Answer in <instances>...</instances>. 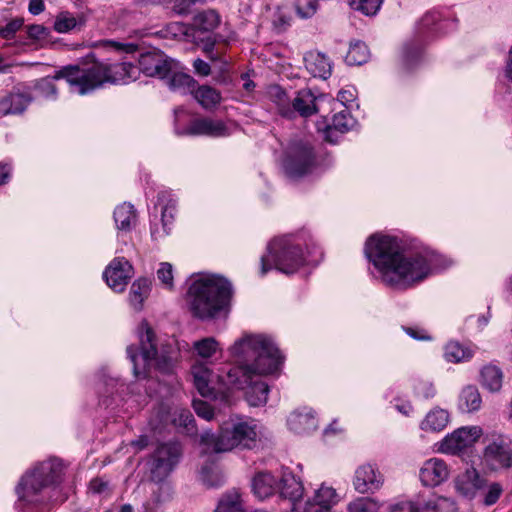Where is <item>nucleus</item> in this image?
<instances>
[{
	"instance_id": "obj_1",
	"label": "nucleus",
	"mask_w": 512,
	"mask_h": 512,
	"mask_svg": "<svg viewBox=\"0 0 512 512\" xmlns=\"http://www.w3.org/2000/svg\"><path fill=\"white\" fill-rule=\"evenodd\" d=\"M364 253L385 285H418L453 264L452 259L435 250L406 256L400 240L388 235L370 236Z\"/></svg>"
},
{
	"instance_id": "obj_2",
	"label": "nucleus",
	"mask_w": 512,
	"mask_h": 512,
	"mask_svg": "<svg viewBox=\"0 0 512 512\" xmlns=\"http://www.w3.org/2000/svg\"><path fill=\"white\" fill-rule=\"evenodd\" d=\"M231 356L240 365L217 373L218 391L244 389L252 373L271 375L283 363V356L273 340L263 334L245 335L229 348Z\"/></svg>"
},
{
	"instance_id": "obj_3",
	"label": "nucleus",
	"mask_w": 512,
	"mask_h": 512,
	"mask_svg": "<svg viewBox=\"0 0 512 512\" xmlns=\"http://www.w3.org/2000/svg\"><path fill=\"white\" fill-rule=\"evenodd\" d=\"M139 345L137 350L130 356L133 362V372L137 378L147 377L152 366L163 374H170L174 371L179 361V350L171 345L162 347L158 353L156 335L146 320H142L137 328Z\"/></svg>"
},
{
	"instance_id": "obj_4",
	"label": "nucleus",
	"mask_w": 512,
	"mask_h": 512,
	"mask_svg": "<svg viewBox=\"0 0 512 512\" xmlns=\"http://www.w3.org/2000/svg\"><path fill=\"white\" fill-rule=\"evenodd\" d=\"M128 73L126 63L105 65L100 62L90 67L68 66L59 70L54 79H65L71 88L83 95L101 87L105 82L117 83Z\"/></svg>"
},
{
	"instance_id": "obj_5",
	"label": "nucleus",
	"mask_w": 512,
	"mask_h": 512,
	"mask_svg": "<svg viewBox=\"0 0 512 512\" xmlns=\"http://www.w3.org/2000/svg\"><path fill=\"white\" fill-rule=\"evenodd\" d=\"M65 465L62 460L51 458L36 465L23 475L16 487L20 501L40 505L46 502L43 492L63 481Z\"/></svg>"
},
{
	"instance_id": "obj_6",
	"label": "nucleus",
	"mask_w": 512,
	"mask_h": 512,
	"mask_svg": "<svg viewBox=\"0 0 512 512\" xmlns=\"http://www.w3.org/2000/svg\"><path fill=\"white\" fill-rule=\"evenodd\" d=\"M257 441L256 425L239 422L231 430H222L218 434L204 432L200 438V454L208 456L231 451L236 447L252 448Z\"/></svg>"
},
{
	"instance_id": "obj_7",
	"label": "nucleus",
	"mask_w": 512,
	"mask_h": 512,
	"mask_svg": "<svg viewBox=\"0 0 512 512\" xmlns=\"http://www.w3.org/2000/svg\"><path fill=\"white\" fill-rule=\"evenodd\" d=\"M301 244L291 237H279L272 240L267 247V254L261 257V274L265 275L271 268L285 274H293L305 264Z\"/></svg>"
},
{
	"instance_id": "obj_8",
	"label": "nucleus",
	"mask_w": 512,
	"mask_h": 512,
	"mask_svg": "<svg viewBox=\"0 0 512 512\" xmlns=\"http://www.w3.org/2000/svg\"><path fill=\"white\" fill-rule=\"evenodd\" d=\"M232 290H188L186 301L191 313L202 320L216 317L231 301Z\"/></svg>"
},
{
	"instance_id": "obj_9",
	"label": "nucleus",
	"mask_w": 512,
	"mask_h": 512,
	"mask_svg": "<svg viewBox=\"0 0 512 512\" xmlns=\"http://www.w3.org/2000/svg\"><path fill=\"white\" fill-rule=\"evenodd\" d=\"M173 68V59L156 51L138 53L130 44V80H136L140 73L149 77L165 78Z\"/></svg>"
},
{
	"instance_id": "obj_10",
	"label": "nucleus",
	"mask_w": 512,
	"mask_h": 512,
	"mask_svg": "<svg viewBox=\"0 0 512 512\" xmlns=\"http://www.w3.org/2000/svg\"><path fill=\"white\" fill-rule=\"evenodd\" d=\"M182 453L179 442L170 441L159 444L147 462L151 481L155 483L165 481L179 464Z\"/></svg>"
},
{
	"instance_id": "obj_11",
	"label": "nucleus",
	"mask_w": 512,
	"mask_h": 512,
	"mask_svg": "<svg viewBox=\"0 0 512 512\" xmlns=\"http://www.w3.org/2000/svg\"><path fill=\"white\" fill-rule=\"evenodd\" d=\"M482 464L490 472L512 469V439L506 435H493L482 452Z\"/></svg>"
},
{
	"instance_id": "obj_12",
	"label": "nucleus",
	"mask_w": 512,
	"mask_h": 512,
	"mask_svg": "<svg viewBox=\"0 0 512 512\" xmlns=\"http://www.w3.org/2000/svg\"><path fill=\"white\" fill-rule=\"evenodd\" d=\"M283 165L286 173L292 177L310 173L316 165L313 145L305 140L292 141L286 151Z\"/></svg>"
},
{
	"instance_id": "obj_13",
	"label": "nucleus",
	"mask_w": 512,
	"mask_h": 512,
	"mask_svg": "<svg viewBox=\"0 0 512 512\" xmlns=\"http://www.w3.org/2000/svg\"><path fill=\"white\" fill-rule=\"evenodd\" d=\"M481 434L482 429L478 426L458 428L441 441L439 451L450 455L460 454L472 447Z\"/></svg>"
},
{
	"instance_id": "obj_14",
	"label": "nucleus",
	"mask_w": 512,
	"mask_h": 512,
	"mask_svg": "<svg viewBox=\"0 0 512 512\" xmlns=\"http://www.w3.org/2000/svg\"><path fill=\"white\" fill-rule=\"evenodd\" d=\"M181 134L219 138L229 136L230 129L223 120L200 117L191 120Z\"/></svg>"
},
{
	"instance_id": "obj_15",
	"label": "nucleus",
	"mask_w": 512,
	"mask_h": 512,
	"mask_svg": "<svg viewBox=\"0 0 512 512\" xmlns=\"http://www.w3.org/2000/svg\"><path fill=\"white\" fill-rule=\"evenodd\" d=\"M352 483L360 494L374 493L383 486L384 476L375 465L367 463L356 469Z\"/></svg>"
},
{
	"instance_id": "obj_16",
	"label": "nucleus",
	"mask_w": 512,
	"mask_h": 512,
	"mask_svg": "<svg viewBox=\"0 0 512 512\" xmlns=\"http://www.w3.org/2000/svg\"><path fill=\"white\" fill-rule=\"evenodd\" d=\"M194 386L203 397H211L218 391L217 374L203 362H196L191 367Z\"/></svg>"
},
{
	"instance_id": "obj_17",
	"label": "nucleus",
	"mask_w": 512,
	"mask_h": 512,
	"mask_svg": "<svg viewBox=\"0 0 512 512\" xmlns=\"http://www.w3.org/2000/svg\"><path fill=\"white\" fill-rule=\"evenodd\" d=\"M486 486V478L475 468L466 469L455 480V489L462 497L472 500Z\"/></svg>"
},
{
	"instance_id": "obj_18",
	"label": "nucleus",
	"mask_w": 512,
	"mask_h": 512,
	"mask_svg": "<svg viewBox=\"0 0 512 512\" xmlns=\"http://www.w3.org/2000/svg\"><path fill=\"white\" fill-rule=\"evenodd\" d=\"M449 471L446 463L438 458L427 460L420 469V480L424 486L434 487L447 479Z\"/></svg>"
},
{
	"instance_id": "obj_19",
	"label": "nucleus",
	"mask_w": 512,
	"mask_h": 512,
	"mask_svg": "<svg viewBox=\"0 0 512 512\" xmlns=\"http://www.w3.org/2000/svg\"><path fill=\"white\" fill-rule=\"evenodd\" d=\"M337 501L335 489L322 485L313 498L306 502L303 512H331Z\"/></svg>"
},
{
	"instance_id": "obj_20",
	"label": "nucleus",
	"mask_w": 512,
	"mask_h": 512,
	"mask_svg": "<svg viewBox=\"0 0 512 512\" xmlns=\"http://www.w3.org/2000/svg\"><path fill=\"white\" fill-rule=\"evenodd\" d=\"M262 376L252 373L251 381L247 382L243 389L247 402L254 407L265 405L268 400L269 386L261 379Z\"/></svg>"
},
{
	"instance_id": "obj_21",
	"label": "nucleus",
	"mask_w": 512,
	"mask_h": 512,
	"mask_svg": "<svg viewBox=\"0 0 512 512\" xmlns=\"http://www.w3.org/2000/svg\"><path fill=\"white\" fill-rule=\"evenodd\" d=\"M31 102L25 93L11 91L0 99V117L23 113Z\"/></svg>"
},
{
	"instance_id": "obj_22",
	"label": "nucleus",
	"mask_w": 512,
	"mask_h": 512,
	"mask_svg": "<svg viewBox=\"0 0 512 512\" xmlns=\"http://www.w3.org/2000/svg\"><path fill=\"white\" fill-rule=\"evenodd\" d=\"M323 100L322 97H315L310 89H302L293 99L291 108L293 113L298 112L301 116L308 117L320 110L319 102Z\"/></svg>"
},
{
	"instance_id": "obj_23",
	"label": "nucleus",
	"mask_w": 512,
	"mask_h": 512,
	"mask_svg": "<svg viewBox=\"0 0 512 512\" xmlns=\"http://www.w3.org/2000/svg\"><path fill=\"white\" fill-rule=\"evenodd\" d=\"M305 67L313 77L327 79L332 72L329 58L318 51H309L304 56Z\"/></svg>"
},
{
	"instance_id": "obj_24",
	"label": "nucleus",
	"mask_w": 512,
	"mask_h": 512,
	"mask_svg": "<svg viewBox=\"0 0 512 512\" xmlns=\"http://www.w3.org/2000/svg\"><path fill=\"white\" fill-rule=\"evenodd\" d=\"M188 288H231L232 283L221 274L199 272L190 276Z\"/></svg>"
},
{
	"instance_id": "obj_25",
	"label": "nucleus",
	"mask_w": 512,
	"mask_h": 512,
	"mask_svg": "<svg viewBox=\"0 0 512 512\" xmlns=\"http://www.w3.org/2000/svg\"><path fill=\"white\" fill-rule=\"evenodd\" d=\"M289 429L295 433L302 434L310 432L317 427V420L311 409L303 408L296 410L287 420Z\"/></svg>"
},
{
	"instance_id": "obj_26",
	"label": "nucleus",
	"mask_w": 512,
	"mask_h": 512,
	"mask_svg": "<svg viewBox=\"0 0 512 512\" xmlns=\"http://www.w3.org/2000/svg\"><path fill=\"white\" fill-rule=\"evenodd\" d=\"M354 126V119L350 112L345 108L336 113L332 118V123L324 131L325 139L330 143L337 141L336 133L344 134Z\"/></svg>"
},
{
	"instance_id": "obj_27",
	"label": "nucleus",
	"mask_w": 512,
	"mask_h": 512,
	"mask_svg": "<svg viewBox=\"0 0 512 512\" xmlns=\"http://www.w3.org/2000/svg\"><path fill=\"white\" fill-rule=\"evenodd\" d=\"M277 489L283 498L289 499L292 504V510H295V504L301 500L304 494L302 482L291 473L283 474Z\"/></svg>"
},
{
	"instance_id": "obj_28",
	"label": "nucleus",
	"mask_w": 512,
	"mask_h": 512,
	"mask_svg": "<svg viewBox=\"0 0 512 512\" xmlns=\"http://www.w3.org/2000/svg\"><path fill=\"white\" fill-rule=\"evenodd\" d=\"M177 68L178 63L173 60L172 72H170L168 76L164 78L167 79L168 87L174 92H179L181 94H192L194 88L197 86V81L187 73L176 71Z\"/></svg>"
},
{
	"instance_id": "obj_29",
	"label": "nucleus",
	"mask_w": 512,
	"mask_h": 512,
	"mask_svg": "<svg viewBox=\"0 0 512 512\" xmlns=\"http://www.w3.org/2000/svg\"><path fill=\"white\" fill-rule=\"evenodd\" d=\"M503 372L494 364H486L480 370L479 382L491 393L499 392L503 384Z\"/></svg>"
},
{
	"instance_id": "obj_30",
	"label": "nucleus",
	"mask_w": 512,
	"mask_h": 512,
	"mask_svg": "<svg viewBox=\"0 0 512 512\" xmlns=\"http://www.w3.org/2000/svg\"><path fill=\"white\" fill-rule=\"evenodd\" d=\"M86 23L83 13L74 15L69 11L59 12L54 20L53 28L58 33H68L75 29H81Z\"/></svg>"
},
{
	"instance_id": "obj_31",
	"label": "nucleus",
	"mask_w": 512,
	"mask_h": 512,
	"mask_svg": "<svg viewBox=\"0 0 512 512\" xmlns=\"http://www.w3.org/2000/svg\"><path fill=\"white\" fill-rule=\"evenodd\" d=\"M194 99L205 110L216 108L222 101L221 92L209 85L196 86L192 92Z\"/></svg>"
},
{
	"instance_id": "obj_32",
	"label": "nucleus",
	"mask_w": 512,
	"mask_h": 512,
	"mask_svg": "<svg viewBox=\"0 0 512 512\" xmlns=\"http://www.w3.org/2000/svg\"><path fill=\"white\" fill-rule=\"evenodd\" d=\"M277 487V480L269 472H259L252 480V490L259 499H265L273 495Z\"/></svg>"
},
{
	"instance_id": "obj_33",
	"label": "nucleus",
	"mask_w": 512,
	"mask_h": 512,
	"mask_svg": "<svg viewBox=\"0 0 512 512\" xmlns=\"http://www.w3.org/2000/svg\"><path fill=\"white\" fill-rule=\"evenodd\" d=\"M126 263L124 258L114 259L105 269L103 277L109 287L127 284L128 275L125 269Z\"/></svg>"
},
{
	"instance_id": "obj_34",
	"label": "nucleus",
	"mask_w": 512,
	"mask_h": 512,
	"mask_svg": "<svg viewBox=\"0 0 512 512\" xmlns=\"http://www.w3.org/2000/svg\"><path fill=\"white\" fill-rule=\"evenodd\" d=\"M171 421L180 432L187 435H193L197 431L193 414L189 409L175 408Z\"/></svg>"
},
{
	"instance_id": "obj_35",
	"label": "nucleus",
	"mask_w": 512,
	"mask_h": 512,
	"mask_svg": "<svg viewBox=\"0 0 512 512\" xmlns=\"http://www.w3.org/2000/svg\"><path fill=\"white\" fill-rule=\"evenodd\" d=\"M220 24V16L215 10H205L197 13L192 20V26L200 32H211Z\"/></svg>"
},
{
	"instance_id": "obj_36",
	"label": "nucleus",
	"mask_w": 512,
	"mask_h": 512,
	"mask_svg": "<svg viewBox=\"0 0 512 512\" xmlns=\"http://www.w3.org/2000/svg\"><path fill=\"white\" fill-rule=\"evenodd\" d=\"M474 351L458 341H449L445 346L444 357L448 362L460 363L470 360Z\"/></svg>"
},
{
	"instance_id": "obj_37",
	"label": "nucleus",
	"mask_w": 512,
	"mask_h": 512,
	"mask_svg": "<svg viewBox=\"0 0 512 512\" xmlns=\"http://www.w3.org/2000/svg\"><path fill=\"white\" fill-rule=\"evenodd\" d=\"M268 98L277 106L279 113L284 117H291L293 110L291 101L279 85H271L267 91Z\"/></svg>"
},
{
	"instance_id": "obj_38",
	"label": "nucleus",
	"mask_w": 512,
	"mask_h": 512,
	"mask_svg": "<svg viewBox=\"0 0 512 512\" xmlns=\"http://www.w3.org/2000/svg\"><path fill=\"white\" fill-rule=\"evenodd\" d=\"M482 398L474 385L466 386L460 394V407L463 411L474 412L480 409Z\"/></svg>"
},
{
	"instance_id": "obj_39",
	"label": "nucleus",
	"mask_w": 512,
	"mask_h": 512,
	"mask_svg": "<svg viewBox=\"0 0 512 512\" xmlns=\"http://www.w3.org/2000/svg\"><path fill=\"white\" fill-rule=\"evenodd\" d=\"M448 421L449 414L446 410L435 409L427 414L421 423V428L426 431H441L447 426Z\"/></svg>"
},
{
	"instance_id": "obj_40",
	"label": "nucleus",
	"mask_w": 512,
	"mask_h": 512,
	"mask_svg": "<svg viewBox=\"0 0 512 512\" xmlns=\"http://www.w3.org/2000/svg\"><path fill=\"white\" fill-rule=\"evenodd\" d=\"M369 58V50L364 42L357 41L350 45L345 61L348 65H362Z\"/></svg>"
},
{
	"instance_id": "obj_41",
	"label": "nucleus",
	"mask_w": 512,
	"mask_h": 512,
	"mask_svg": "<svg viewBox=\"0 0 512 512\" xmlns=\"http://www.w3.org/2000/svg\"><path fill=\"white\" fill-rule=\"evenodd\" d=\"M214 512H245L240 494L231 491L223 495Z\"/></svg>"
},
{
	"instance_id": "obj_42",
	"label": "nucleus",
	"mask_w": 512,
	"mask_h": 512,
	"mask_svg": "<svg viewBox=\"0 0 512 512\" xmlns=\"http://www.w3.org/2000/svg\"><path fill=\"white\" fill-rule=\"evenodd\" d=\"M193 349L200 358L209 359L220 350V345L214 337H206L195 341Z\"/></svg>"
},
{
	"instance_id": "obj_43",
	"label": "nucleus",
	"mask_w": 512,
	"mask_h": 512,
	"mask_svg": "<svg viewBox=\"0 0 512 512\" xmlns=\"http://www.w3.org/2000/svg\"><path fill=\"white\" fill-rule=\"evenodd\" d=\"M382 504L370 497H360L348 504V512H379Z\"/></svg>"
},
{
	"instance_id": "obj_44",
	"label": "nucleus",
	"mask_w": 512,
	"mask_h": 512,
	"mask_svg": "<svg viewBox=\"0 0 512 512\" xmlns=\"http://www.w3.org/2000/svg\"><path fill=\"white\" fill-rule=\"evenodd\" d=\"M482 491V503L485 506H492L497 503L503 494V486L499 482H488L486 479V486Z\"/></svg>"
},
{
	"instance_id": "obj_45",
	"label": "nucleus",
	"mask_w": 512,
	"mask_h": 512,
	"mask_svg": "<svg viewBox=\"0 0 512 512\" xmlns=\"http://www.w3.org/2000/svg\"><path fill=\"white\" fill-rule=\"evenodd\" d=\"M352 9L361 12L366 16L375 15L382 4L383 0H348Z\"/></svg>"
},
{
	"instance_id": "obj_46",
	"label": "nucleus",
	"mask_w": 512,
	"mask_h": 512,
	"mask_svg": "<svg viewBox=\"0 0 512 512\" xmlns=\"http://www.w3.org/2000/svg\"><path fill=\"white\" fill-rule=\"evenodd\" d=\"M201 479L207 487H219L224 483V476L220 471H214L203 467L201 470Z\"/></svg>"
},
{
	"instance_id": "obj_47",
	"label": "nucleus",
	"mask_w": 512,
	"mask_h": 512,
	"mask_svg": "<svg viewBox=\"0 0 512 512\" xmlns=\"http://www.w3.org/2000/svg\"><path fill=\"white\" fill-rule=\"evenodd\" d=\"M319 0H296L295 7L298 15L301 18H310L312 17L319 6Z\"/></svg>"
},
{
	"instance_id": "obj_48",
	"label": "nucleus",
	"mask_w": 512,
	"mask_h": 512,
	"mask_svg": "<svg viewBox=\"0 0 512 512\" xmlns=\"http://www.w3.org/2000/svg\"><path fill=\"white\" fill-rule=\"evenodd\" d=\"M175 212H176V206H175V203H173V202L167 203L162 209L161 222H162V226H163V232L166 235L170 231L169 226L172 224V222L174 220Z\"/></svg>"
},
{
	"instance_id": "obj_49",
	"label": "nucleus",
	"mask_w": 512,
	"mask_h": 512,
	"mask_svg": "<svg viewBox=\"0 0 512 512\" xmlns=\"http://www.w3.org/2000/svg\"><path fill=\"white\" fill-rule=\"evenodd\" d=\"M23 26V19L16 18L11 20L5 26L0 27V37L3 39H12L16 32Z\"/></svg>"
},
{
	"instance_id": "obj_50",
	"label": "nucleus",
	"mask_w": 512,
	"mask_h": 512,
	"mask_svg": "<svg viewBox=\"0 0 512 512\" xmlns=\"http://www.w3.org/2000/svg\"><path fill=\"white\" fill-rule=\"evenodd\" d=\"M193 408L199 417L207 421H210L214 418L213 408L209 403L203 400H193Z\"/></svg>"
},
{
	"instance_id": "obj_51",
	"label": "nucleus",
	"mask_w": 512,
	"mask_h": 512,
	"mask_svg": "<svg viewBox=\"0 0 512 512\" xmlns=\"http://www.w3.org/2000/svg\"><path fill=\"white\" fill-rule=\"evenodd\" d=\"M89 491L92 494L107 496L110 493L109 482L103 478H94L89 483Z\"/></svg>"
},
{
	"instance_id": "obj_52",
	"label": "nucleus",
	"mask_w": 512,
	"mask_h": 512,
	"mask_svg": "<svg viewBox=\"0 0 512 512\" xmlns=\"http://www.w3.org/2000/svg\"><path fill=\"white\" fill-rule=\"evenodd\" d=\"M414 389L416 395L424 399L432 398L436 394L433 384L426 380L418 381Z\"/></svg>"
},
{
	"instance_id": "obj_53",
	"label": "nucleus",
	"mask_w": 512,
	"mask_h": 512,
	"mask_svg": "<svg viewBox=\"0 0 512 512\" xmlns=\"http://www.w3.org/2000/svg\"><path fill=\"white\" fill-rule=\"evenodd\" d=\"M114 220L119 230H125L128 226V206L123 203L116 207Z\"/></svg>"
},
{
	"instance_id": "obj_54",
	"label": "nucleus",
	"mask_w": 512,
	"mask_h": 512,
	"mask_svg": "<svg viewBox=\"0 0 512 512\" xmlns=\"http://www.w3.org/2000/svg\"><path fill=\"white\" fill-rule=\"evenodd\" d=\"M158 278L164 285L172 286L173 285V271L172 265L167 262H163L160 264V268L157 271Z\"/></svg>"
},
{
	"instance_id": "obj_55",
	"label": "nucleus",
	"mask_w": 512,
	"mask_h": 512,
	"mask_svg": "<svg viewBox=\"0 0 512 512\" xmlns=\"http://www.w3.org/2000/svg\"><path fill=\"white\" fill-rule=\"evenodd\" d=\"M440 21V15L437 12H429L423 16L419 25L421 30H430L432 26H435V30H438Z\"/></svg>"
},
{
	"instance_id": "obj_56",
	"label": "nucleus",
	"mask_w": 512,
	"mask_h": 512,
	"mask_svg": "<svg viewBox=\"0 0 512 512\" xmlns=\"http://www.w3.org/2000/svg\"><path fill=\"white\" fill-rule=\"evenodd\" d=\"M389 512H419V507L412 501L401 500L391 504Z\"/></svg>"
},
{
	"instance_id": "obj_57",
	"label": "nucleus",
	"mask_w": 512,
	"mask_h": 512,
	"mask_svg": "<svg viewBox=\"0 0 512 512\" xmlns=\"http://www.w3.org/2000/svg\"><path fill=\"white\" fill-rule=\"evenodd\" d=\"M420 57V51L410 46H405L403 50V62L407 69L411 67L414 61Z\"/></svg>"
},
{
	"instance_id": "obj_58",
	"label": "nucleus",
	"mask_w": 512,
	"mask_h": 512,
	"mask_svg": "<svg viewBox=\"0 0 512 512\" xmlns=\"http://www.w3.org/2000/svg\"><path fill=\"white\" fill-rule=\"evenodd\" d=\"M38 89L45 96H54L56 94V87L51 79H42L38 83Z\"/></svg>"
},
{
	"instance_id": "obj_59",
	"label": "nucleus",
	"mask_w": 512,
	"mask_h": 512,
	"mask_svg": "<svg viewBox=\"0 0 512 512\" xmlns=\"http://www.w3.org/2000/svg\"><path fill=\"white\" fill-rule=\"evenodd\" d=\"M193 67L195 72L201 76H208L211 73L210 65L200 58L194 60Z\"/></svg>"
},
{
	"instance_id": "obj_60",
	"label": "nucleus",
	"mask_w": 512,
	"mask_h": 512,
	"mask_svg": "<svg viewBox=\"0 0 512 512\" xmlns=\"http://www.w3.org/2000/svg\"><path fill=\"white\" fill-rule=\"evenodd\" d=\"M101 45L105 48L118 51V52H124L128 53V44L116 42L113 40H106L101 43Z\"/></svg>"
},
{
	"instance_id": "obj_61",
	"label": "nucleus",
	"mask_w": 512,
	"mask_h": 512,
	"mask_svg": "<svg viewBox=\"0 0 512 512\" xmlns=\"http://www.w3.org/2000/svg\"><path fill=\"white\" fill-rule=\"evenodd\" d=\"M405 332L416 340H431V336H429L424 330L415 329V328H405Z\"/></svg>"
},
{
	"instance_id": "obj_62",
	"label": "nucleus",
	"mask_w": 512,
	"mask_h": 512,
	"mask_svg": "<svg viewBox=\"0 0 512 512\" xmlns=\"http://www.w3.org/2000/svg\"><path fill=\"white\" fill-rule=\"evenodd\" d=\"M27 33L33 39H40L45 34V28L41 25H31L28 27Z\"/></svg>"
},
{
	"instance_id": "obj_63",
	"label": "nucleus",
	"mask_w": 512,
	"mask_h": 512,
	"mask_svg": "<svg viewBox=\"0 0 512 512\" xmlns=\"http://www.w3.org/2000/svg\"><path fill=\"white\" fill-rule=\"evenodd\" d=\"M45 9L43 0H30L29 1V12L33 15L42 13Z\"/></svg>"
},
{
	"instance_id": "obj_64",
	"label": "nucleus",
	"mask_w": 512,
	"mask_h": 512,
	"mask_svg": "<svg viewBox=\"0 0 512 512\" xmlns=\"http://www.w3.org/2000/svg\"><path fill=\"white\" fill-rule=\"evenodd\" d=\"M337 99L341 104L346 106V104L352 102L355 99V95L351 90H341L338 93Z\"/></svg>"
}]
</instances>
